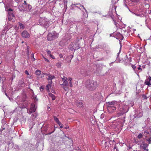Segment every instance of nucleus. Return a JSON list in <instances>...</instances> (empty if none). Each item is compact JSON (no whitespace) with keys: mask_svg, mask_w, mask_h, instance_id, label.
I'll use <instances>...</instances> for the list:
<instances>
[{"mask_svg":"<svg viewBox=\"0 0 151 151\" xmlns=\"http://www.w3.org/2000/svg\"><path fill=\"white\" fill-rule=\"evenodd\" d=\"M98 85L96 81L91 80H87L85 83V86L86 88L91 91L95 90L97 88Z\"/></svg>","mask_w":151,"mask_h":151,"instance_id":"obj_1","label":"nucleus"},{"mask_svg":"<svg viewBox=\"0 0 151 151\" xmlns=\"http://www.w3.org/2000/svg\"><path fill=\"white\" fill-rule=\"evenodd\" d=\"M48 91L49 90V87H50L52 83V80L55 78V76L53 75L48 74Z\"/></svg>","mask_w":151,"mask_h":151,"instance_id":"obj_2","label":"nucleus"},{"mask_svg":"<svg viewBox=\"0 0 151 151\" xmlns=\"http://www.w3.org/2000/svg\"><path fill=\"white\" fill-rule=\"evenodd\" d=\"M69 49L71 50H75L79 48V47L78 45H77L76 42H72L69 46Z\"/></svg>","mask_w":151,"mask_h":151,"instance_id":"obj_3","label":"nucleus"},{"mask_svg":"<svg viewBox=\"0 0 151 151\" xmlns=\"http://www.w3.org/2000/svg\"><path fill=\"white\" fill-rule=\"evenodd\" d=\"M88 71L87 69V67L82 66L81 67L80 70V73L83 76H86L88 73Z\"/></svg>","mask_w":151,"mask_h":151,"instance_id":"obj_4","label":"nucleus"},{"mask_svg":"<svg viewBox=\"0 0 151 151\" xmlns=\"http://www.w3.org/2000/svg\"><path fill=\"white\" fill-rule=\"evenodd\" d=\"M107 107L115 106L118 107L119 106V104L117 101H113L111 102H108L106 103Z\"/></svg>","mask_w":151,"mask_h":151,"instance_id":"obj_5","label":"nucleus"},{"mask_svg":"<svg viewBox=\"0 0 151 151\" xmlns=\"http://www.w3.org/2000/svg\"><path fill=\"white\" fill-rule=\"evenodd\" d=\"M129 110L128 106L126 105H124L123 107L120 109L121 114L122 115L127 112Z\"/></svg>","mask_w":151,"mask_h":151,"instance_id":"obj_6","label":"nucleus"},{"mask_svg":"<svg viewBox=\"0 0 151 151\" xmlns=\"http://www.w3.org/2000/svg\"><path fill=\"white\" fill-rule=\"evenodd\" d=\"M5 10L6 11H7L8 12V14L9 15H10L8 17V19L9 21H10V17H11V16L12 17H14V15L13 14V13H11V12H12L13 11V9H12L10 8H8L7 7H6L5 6Z\"/></svg>","mask_w":151,"mask_h":151,"instance_id":"obj_7","label":"nucleus"},{"mask_svg":"<svg viewBox=\"0 0 151 151\" xmlns=\"http://www.w3.org/2000/svg\"><path fill=\"white\" fill-rule=\"evenodd\" d=\"M35 111V105L34 103H32L31 104V107L29 110L27 109V112L28 113L30 114L33 112Z\"/></svg>","mask_w":151,"mask_h":151,"instance_id":"obj_8","label":"nucleus"},{"mask_svg":"<svg viewBox=\"0 0 151 151\" xmlns=\"http://www.w3.org/2000/svg\"><path fill=\"white\" fill-rule=\"evenodd\" d=\"M145 83L146 85H147L148 86H151V77L150 76H149L145 80Z\"/></svg>","mask_w":151,"mask_h":151,"instance_id":"obj_9","label":"nucleus"},{"mask_svg":"<svg viewBox=\"0 0 151 151\" xmlns=\"http://www.w3.org/2000/svg\"><path fill=\"white\" fill-rule=\"evenodd\" d=\"M115 35V37H116V38L122 40L124 38L123 36L119 32H116L114 34Z\"/></svg>","mask_w":151,"mask_h":151,"instance_id":"obj_10","label":"nucleus"},{"mask_svg":"<svg viewBox=\"0 0 151 151\" xmlns=\"http://www.w3.org/2000/svg\"><path fill=\"white\" fill-rule=\"evenodd\" d=\"M117 107L115 106L107 107V109L109 113H112L116 109Z\"/></svg>","mask_w":151,"mask_h":151,"instance_id":"obj_11","label":"nucleus"},{"mask_svg":"<svg viewBox=\"0 0 151 151\" xmlns=\"http://www.w3.org/2000/svg\"><path fill=\"white\" fill-rule=\"evenodd\" d=\"M117 107L115 106L107 107V109L109 113H112L116 109Z\"/></svg>","mask_w":151,"mask_h":151,"instance_id":"obj_12","label":"nucleus"},{"mask_svg":"<svg viewBox=\"0 0 151 151\" xmlns=\"http://www.w3.org/2000/svg\"><path fill=\"white\" fill-rule=\"evenodd\" d=\"M22 35L24 37L27 38L29 37V33L26 31H24L22 33Z\"/></svg>","mask_w":151,"mask_h":151,"instance_id":"obj_13","label":"nucleus"},{"mask_svg":"<svg viewBox=\"0 0 151 151\" xmlns=\"http://www.w3.org/2000/svg\"><path fill=\"white\" fill-rule=\"evenodd\" d=\"M55 37L53 33H49L48 35V40L51 41Z\"/></svg>","mask_w":151,"mask_h":151,"instance_id":"obj_14","label":"nucleus"},{"mask_svg":"<svg viewBox=\"0 0 151 151\" xmlns=\"http://www.w3.org/2000/svg\"><path fill=\"white\" fill-rule=\"evenodd\" d=\"M49 97L51 98L52 100H55V96L51 93H49L48 94Z\"/></svg>","mask_w":151,"mask_h":151,"instance_id":"obj_15","label":"nucleus"},{"mask_svg":"<svg viewBox=\"0 0 151 151\" xmlns=\"http://www.w3.org/2000/svg\"><path fill=\"white\" fill-rule=\"evenodd\" d=\"M73 5L76 6V5H78V6H76V7H78L79 8V6H81L83 9H84L86 11V9L83 6V5H81L80 4L78 3H76L75 4H73Z\"/></svg>","mask_w":151,"mask_h":151,"instance_id":"obj_16","label":"nucleus"},{"mask_svg":"<svg viewBox=\"0 0 151 151\" xmlns=\"http://www.w3.org/2000/svg\"><path fill=\"white\" fill-rule=\"evenodd\" d=\"M61 87L63 88L65 91H68L69 90L68 87L69 86H65L64 85H61Z\"/></svg>","mask_w":151,"mask_h":151,"instance_id":"obj_17","label":"nucleus"},{"mask_svg":"<svg viewBox=\"0 0 151 151\" xmlns=\"http://www.w3.org/2000/svg\"><path fill=\"white\" fill-rule=\"evenodd\" d=\"M23 5L24 4H23L21 6L20 5L19 6V9L20 11H24L25 10V9Z\"/></svg>","mask_w":151,"mask_h":151,"instance_id":"obj_18","label":"nucleus"},{"mask_svg":"<svg viewBox=\"0 0 151 151\" xmlns=\"http://www.w3.org/2000/svg\"><path fill=\"white\" fill-rule=\"evenodd\" d=\"M35 73L37 76V77L39 75H40V74L41 73V71L40 70H37L35 72Z\"/></svg>","mask_w":151,"mask_h":151,"instance_id":"obj_19","label":"nucleus"},{"mask_svg":"<svg viewBox=\"0 0 151 151\" xmlns=\"http://www.w3.org/2000/svg\"><path fill=\"white\" fill-rule=\"evenodd\" d=\"M60 85H64L65 86H69V83L68 81H67L63 83V84H60Z\"/></svg>","mask_w":151,"mask_h":151,"instance_id":"obj_20","label":"nucleus"},{"mask_svg":"<svg viewBox=\"0 0 151 151\" xmlns=\"http://www.w3.org/2000/svg\"><path fill=\"white\" fill-rule=\"evenodd\" d=\"M62 78L63 83H64L68 81L67 78L65 76H63V78Z\"/></svg>","mask_w":151,"mask_h":151,"instance_id":"obj_21","label":"nucleus"},{"mask_svg":"<svg viewBox=\"0 0 151 151\" xmlns=\"http://www.w3.org/2000/svg\"><path fill=\"white\" fill-rule=\"evenodd\" d=\"M148 146V145L146 143H143L142 145V148L143 149L146 148Z\"/></svg>","mask_w":151,"mask_h":151,"instance_id":"obj_22","label":"nucleus"},{"mask_svg":"<svg viewBox=\"0 0 151 151\" xmlns=\"http://www.w3.org/2000/svg\"><path fill=\"white\" fill-rule=\"evenodd\" d=\"M141 65H139V67L137 68L138 70V71H137V73H139L142 71V69L141 68Z\"/></svg>","mask_w":151,"mask_h":151,"instance_id":"obj_23","label":"nucleus"},{"mask_svg":"<svg viewBox=\"0 0 151 151\" xmlns=\"http://www.w3.org/2000/svg\"><path fill=\"white\" fill-rule=\"evenodd\" d=\"M54 118L55 121L56 122L57 124L60 122L58 118H57L56 116H54Z\"/></svg>","mask_w":151,"mask_h":151,"instance_id":"obj_24","label":"nucleus"},{"mask_svg":"<svg viewBox=\"0 0 151 151\" xmlns=\"http://www.w3.org/2000/svg\"><path fill=\"white\" fill-rule=\"evenodd\" d=\"M77 105L79 107H82L83 106V103L81 102H80L78 103Z\"/></svg>","mask_w":151,"mask_h":151,"instance_id":"obj_25","label":"nucleus"},{"mask_svg":"<svg viewBox=\"0 0 151 151\" xmlns=\"http://www.w3.org/2000/svg\"><path fill=\"white\" fill-rule=\"evenodd\" d=\"M61 63L60 62H59L57 63L56 65V66H57L59 68H60L61 66Z\"/></svg>","mask_w":151,"mask_h":151,"instance_id":"obj_26","label":"nucleus"},{"mask_svg":"<svg viewBox=\"0 0 151 151\" xmlns=\"http://www.w3.org/2000/svg\"><path fill=\"white\" fill-rule=\"evenodd\" d=\"M19 25L20 27V28L21 29H24V26L23 24H22L19 23Z\"/></svg>","mask_w":151,"mask_h":151,"instance_id":"obj_27","label":"nucleus"},{"mask_svg":"<svg viewBox=\"0 0 151 151\" xmlns=\"http://www.w3.org/2000/svg\"><path fill=\"white\" fill-rule=\"evenodd\" d=\"M25 73L28 76L29 75V76H28V78H31V76L30 75H29V73L28 72L27 70H25Z\"/></svg>","mask_w":151,"mask_h":151,"instance_id":"obj_28","label":"nucleus"},{"mask_svg":"<svg viewBox=\"0 0 151 151\" xmlns=\"http://www.w3.org/2000/svg\"><path fill=\"white\" fill-rule=\"evenodd\" d=\"M142 137V134H141V133L139 134L137 136L138 138L139 139L141 138Z\"/></svg>","mask_w":151,"mask_h":151,"instance_id":"obj_29","label":"nucleus"},{"mask_svg":"<svg viewBox=\"0 0 151 151\" xmlns=\"http://www.w3.org/2000/svg\"><path fill=\"white\" fill-rule=\"evenodd\" d=\"M59 125L60 126V128H63V125L61 123V122H59V123H58Z\"/></svg>","mask_w":151,"mask_h":151,"instance_id":"obj_30","label":"nucleus"},{"mask_svg":"<svg viewBox=\"0 0 151 151\" xmlns=\"http://www.w3.org/2000/svg\"><path fill=\"white\" fill-rule=\"evenodd\" d=\"M31 59L32 61H34L35 60V59L34 58V55L33 54H31Z\"/></svg>","mask_w":151,"mask_h":151,"instance_id":"obj_31","label":"nucleus"},{"mask_svg":"<svg viewBox=\"0 0 151 151\" xmlns=\"http://www.w3.org/2000/svg\"><path fill=\"white\" fill-rule=\"evenodd\" d=\"M109 14L110 15V16H111L112 19V20H113L114 22V21H115L114 20V16L112 14V13H111V14Z\"/></svg>","mask_w":151,"mask_h":151,"instance_id":"obj_32","label":"nucleus"},{"mask_svg":"<svg viewBox=\"0 0 151 151\" xmlns=\"http://www.w3.org/2000/svg\"><path fill=\"white\" fill-rule=\"evenodd\" d=\"M151 137H150V138L147 139V140L148 142V143L149 144H150L151 143Z\"/></svg>","mask_w":151,"mask_h":151,"instance_id":"obj_33","label":"nucleus"},{"mask_svg":"<svg viewBox=\"0 0 151 151\" xmlns=\"http://www.w3.org/2000/svg\"><path fill=\"white\" fill-rule=\"evenodd\" d=\"M142 98L143 99H147L146 96L144 94L142 95Z\"/></svg>","mask_w":151,"mask_h":151,"instance_id":"obj_34","label":"nucleus"},{"mask_svg":"<svg viewBox=\"0 0 151 151\" xmlns=\"http://www.w3.org/2000/svg\"><path fill=\"white\" fill-rule=\"evenodd\" d=\"M28 8L29 11H30V10L32 8V6L30 5H28Z\"/></svg>","mask_w":151,"mask_h":151,"instance_id":"obj_35","label":"nucleus"},{"mask_svg":"<svg viewBox=\"0 0 151 151\" xmlns=\"http://www.w3.org/2000/svg\"><path fill=\"white\" fill-rule=\"evenodd\" d=\"M69 86L70 87H72L73 86L72 81H69Z\"/></svg>","mask_w":151,"mask_h":151,"instance_id":"obj_36","label":"nucleus"},{"mask_svg":"<svg viewBox=\"0 0 151 151\" xmlns=\"http://www.w3.org/2000/svg\"><path fill=\"white\" fill-rule=\"evenodd\" d=\"M43 76H44L43 74L41 73L40 75H39L38 76H37V77H39V78H42V77H43Z\"/></svg>","mask_w":151,"mask_h":151,"instance_id":"obj_37","label":"nucleus"},{"mask_svg":"<svg viewBox=\"0 0 151 151\" xmlns=\"http://www.w3.org/2000/svg\"><path fill=\"white\" fill-rule=\"evenodd\" d=\"M132 68L134 70H135V69L136 68V66L134 65H133L132 64Z\"/></svg>","mask_w":151,"mask_h":151,"instance_id":"obj_38","label":"nucleus"},{"mask_svg":"<svg viewBox=\"0 0 151 151\" xmlns=\"http://www.w3.org/2000/svg\"><path fill=\"white\" fill-rule=\"evenodd\" d=\"M49 56H50V58H52V59H55V57H54V56L52 55H51V54H50Z\"/></svg>","mask_w":151,"mask_h":151,"instance_id":"obj_39","label":"nucleus"},{"mask_svg":"<svg viewBox=\"0 0 151 151\" xmlns=\"http://www.w3.org/2000/svg\"><path fill=\"white\" fill-rule=\"evenodd\" d=\"M40 89L41 91H42L44 90V88L42 86H41L40 88Z\"/></svg>","mask_w":151,"mask_h":151,"instance_id":"obj_40","label":"nucleus"},{"mask_svg":"<svg viewBox=\"0 0 151 151\" xmlns=\"http://www.w3.org/2000/svg\"><path fill=\"white\" fill-rule=\"evenodd\" d=\"M133 14H135L137 16H140L141 15L140 14H137L134 13L133 12H132Z\"/></svg>","mask_w":151,"mask_h":151,"instance_id":"obj_41","label":"nucleus"},{"mask_svg":"<svg viewBox=\"0 0 151 151\" xmlns=\"http://www.w3.org/2000/svg\"><path fill=\"white\" fill-rule=\"evenodd\" d=\"M114 24H115V25L116 26V27H117V24H118L115 21H114Z\"/></svg>","mask_w":151,"mask_h":151,"instance_id":"obj_42","label":"nucleus"},{"mask_svg":"<svg viewBox=\"0 0 151 151\" xmlns=\"http://www.w3.org/2000/svg\"><path fill=\"white\" fill-rule=\"evenodd\" d=\"M15 1L17 2V3H18V2H19L20 1H22V0H14Z\"/></svg>","mask_w":151,"mask_h":151,"instance_id":"obj_43","label":"nucleus"},{"mask_svg":"<svg viewBox=\"0 0 151 151\" xmlns=\"http://www.w3.org/2000/svg\"><path fill=\"white\" fill-rule=\"evenodd\" d=\"M68 81H71L72 80V79L70 78H68Z\"/></svg>","mask_w":151,"mask_h":151,"instance_id":"obj_44","label":"nucleus"},{"mask_svg":"<svg viewBox=\"0 0 151 151\" xmlns=\"http://www.w3.org/2000/svg\"><path fill=\"white\" fill-rule=\"evenodd\" d=\"M121 48H120V50L119 51V53H118L117 58H118V57L119 56V54L120 53V51H121Z\"/></svg>","mask_w":151,"mask_h":151,"instance_id":"obj_45","label":"nucleus"},{"mask_svg":"<svg viewBox=\"0 0 151 151\" xmlns=\"http://www.w3.org/2000/svg\"><path fill=\"white\" fill-rule=\"evenodd\" d=\"M104 114H102L101 116V118L102 119L103 118Z\"/></svg>","mask_w":151,"mask_h":151,"instance_id":"obj_46","label":"nucleus"},{"mask_svg":"<svg viewBox=\"0 0 151 151\" xmlns=\"http://www.w3.org/2000/svg\"><path fill=\"white\" fill-rule=\"evenodd\" d=\"M54 131H55V129H54V130H53V131H52V132H49V133H48V134H50L52 133H53L54 132Z\"/></svg>","mask_w":151,"mask_h":151,"instance_id":"obj_47","label":"nucleus"},{"mask_svg":"<svg viewBox=\"0 0 151 151\" xmlns=\"http://www.w3.org/2000/svg\"><path fill=\"white\" fill-rule=\"evenodd\" d=\"M143 149L145 151H148V149H146V148H144Z\"/></svg>","mask_w":151,"mask_h":151,"instance_id":"obj_48","label":"nucleus"},{"mask_svg":"<svg viewBox=\"0 0 151 151\" xmlns=\"http://www.w3.org/2000/svg\"><path fill=\"white\" fill-rule=\"evenodd\" d=\"M115 149H116V151H117V150L116 148V147L115 146V147H114V150H115Z\"/></svg>","mask_w":151,"mask_h":151,"instance_id":"obj_49","label":"nucleus"},{"mask_svg":"<svg viewBox=\"0 0 151 151\" xmlns=\"http://www.w3.org/2000/svg\"><path fill=\"white\" fill-rule=\"evenodd\" d=\"M62 42H64V40H63L60 42V43L61 44Z\"/></svg>","mask_w":151,"mask_h":151,"instance_id":"obj_50","label":"nucleus"},{"mask_svg":"<svg viewBox=\"0 0 151 151\" xmlns=\"http://www.w3.org/2000/svg\"><path fill=\"white\" fill-rule=\"evenodd\" d=\"M145 133H147V134H149V133L148 132H147V131H145L144 132V133L145 134Z\"/></svg>","mask_w":151,"mask_h":151,"instance_id":"obj_51","label":"nucleus"},{"mask_svg":"<svg viewBox=\"0 0 151 151\" xmlns=\"http://www.w3.org/2000/svg\"><path fill=\"white\" fill-rule=\"evenodd\" d=\"M59 56H60V58H62V57H63V55H62V54H60V55H59Z\"/></svg>","mask_w":151,"mask_h":151,"instance_id":"obj_52","label":"nucleus"},{"mask_svg":"<svg viewBox=\"0 0 151 151\" xmlns=\"http://www.w3.org/2000/svg\"><path fill=\"white\" fill-rule=\"evenodd\" d=\"M50 51L48 50V52H47L48 54H50Z\"/></svg>","mask_w":151,"mask_h":151,"instance_id":"obj_53","label":"nucleus"},{"mask_svg":"<svg viewBox=\"0 0 151 151\" xmlns=\"http://www.w3.org/2000/svg\"><path fill=\"white\" fill-rule=\"evenodd\" d=\"M124 35H125L126 36H127L128 35V34L127 33V32L126 34H124Z\"/></svg>","mask_w":151,"mask_h":151,"instance_id":"obj_54","label":"nucleus"},{"mask_svg":"<svg viewBox=\"0 0 151 151\" xmlns=\"http://www.w3.org/2000/svg\"><path fill=\"white\" fill-rule=\"evenodd\" d=\"M21 85H23V84L24 82H23V81H21Z\"/></svg>","mask_w":151,"mask_h":151,"instance_id":"obj_55","label":"nucleus"},{"mask_svg":"<svg viewBox=\"0 0 151 151\" xmlns=\"http://www.w3.org/2000/svg\"><path fill=\"white\" fill-rule=\"evenodd\" d=\"M124 5L126 7H127V8H128L127 5L126 4H124Z\"/></svg>","mask_w":151,"mask_h":151,"instance_id":"obj_56","label":"nucleus"},{"mask_svg":"<svg viewBox=\"0 0 151 151\" xmlns=\"http://www.w3.org/2000/svg\"><path fill=\"white\" fill-rule=\"evenodd\" d=\"M122 32L123 31V32H127L126 30H122Z\"/></svg>","mask_w":151,"mask_h":151,"instance_id":"obj_57","label":"nucleus"},{"mask_svg":"<svg viewBox=\"0 0 151 151\" xmlns=\"http://www.w3.org/2000/svg\"><path fill=\"white\" fill-rule=\"evenodd\" d=\"M43 58H44L45 60H47V59L46 58H45L43 57Z\"/></svg>","mask_w":151,"mask_h":151,"instance_id":"obj_58","label":"nucleus"},{"mask_svg":"<svg viewBox=\"0 0 151 151\" xmlns=\"http://www.w3.org/2000/svg\"><path fill=\"white\" fill-rule=\"evenodd\" d=\"M107 143V142H104L105 144H106V143Z\"/></svg>","mask_w":151,"mask_h":151,"instance_id":"obj_59","label":"nucleus"},{"mask_svg":"<svg viewBox=\"0 0 151 151\" xmlns=\"http://www.w3.org/2000/svg\"><path fill=\"white\" fill-rule=\"evenodd\" d=\"M149 14H151V10H150V12L149 13Z\"/></svg>","mask_w":151,"mask_h":151,"instance_id":"obj_60","label":"nucleus"},{"mask_svg":"<svg viewBox=\"0 0 151 151\" xmlns=\"http://www.w3.org/2000/svg\"><path fill=\"white\" fill-rule=\"evenodd\" d=\"M24 4H26V1H24Z\"/></svg>","mask_w":151,"mask_h":151,"instance_id":"obj_61","label":"nucleus"},{"mask_svg":"<svg viewBox=\"0 0 151 151\" xmlns=\"http://www.w3.org/2000/svg\"><path fill=\"white\" fill-rule=\"evenodd\" d=\"M129 149H131L132 148V147H129Z\"/></svg>","mask_w":151,"mask_h":151,"instance_id":"obj_62","label":"nucleus"},{"mask_svg":"<svg viewBox=\"0 0 151 151\" xmlns=\"http://www.w3.org/2000/svg\"><path fill=\"white\" fill-rule=\"evenodd\" d=\"M50 107H49L48 108V109H50Z\"/></svg>","mask_w":151,"mask_h":151,"instance_id":"obj_63","label":"nucleus"},{"mask_svg":"<svg viewBox=\"0 0 151 151\" xmlns=\"http://www.w3.org/2000/svg\"><path fill=\"white\" fill-rule=\"evenodd\" d=\"M47 85L46 86V88H47Z\"/></svg>","mask_w":151,"mask_h":151,"instance_id":"obj_64","label":"nucleus"}]
</instances>
